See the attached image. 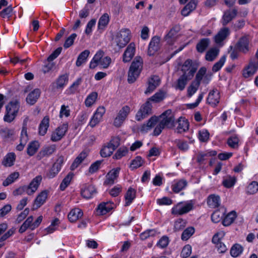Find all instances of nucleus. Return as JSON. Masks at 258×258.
Masks as SVG:
<instances>
[{
    "label": "nucleus",
    "instance_id": "f257e3e1",
    "mask_svg": "<svg viewBox=\"0 0 258 258\" xmlns=\"http://www.w3.org/2000/svg\"><path fill=\"white\" fill-rule=\"evenodd\" d=\"M143 61L141 57L137 56L133 61L128 73L127 81L134 83L139 77L143 68Z\"/></svg>",
    "mask_w": 258,
    "mask_h": 258
},
{
    "label": "nucleus",
    "instance_id": "f03ea898",
    "mask_svg": "<svg viewBox=\"0 0 258 258\" xmlns=\"http://www.w3.org/2000/svg\"><path fill=\"white\" fill-rule=\"evenodd\" d=\"M131 32L128 29H122L113 38L112 44L119 49L123 48L130 41Z\"/></svg>",
    "mask_w": 258,
    "mask_h": 258
},
{
    "label": "nucleus",
    "instance_id": "7ed1b4c3",
    "mask_svg": "<svg viewBox=\"0 0 258 258\" xmlns=\"http://www.w3.org/2000/svg\"><path fill=\"white\" fill-rule=\"evenodd\" d=\"M20 105L18 101L15 100L10 102L6 106V112L4 120L6 122H11L16 117L19 110Z\"/></svg>",
    "mask_w": 258,
    "mask_h": 258
},
{
    "label": "nucleus",
    "instance_id": "20e7f679",
    "mask_svg": "<svg viewBox=\"0 0 258 258\" xmlns=\"http://www.w3.org/2000/svg\"><path fill=\"white\" fill-rule=\"evenodd\" d=\"M159 121L166 127L171 128L174 126L175 118L172 110L168 109L158 117Z\"/></svg>",
    "mask_w": 258,
    "mask_h": 258
},
{
    "label": "nucleus",
    "instance_id": "39448f33",
    "mask_svg": "<svg viewBox=\"0 0 258 258\" xmlns=\"http://www.w3.org/2000/svg\"><path fill=\"white\" fill-rule=\"evenodd\" d=\"M131 112V108L127 105L122 107L118 111L114 119L113 124L117 127L122 125Z\"/></svg>",
    "mask_w": 258,
    "mask_h": 258
},
{
    "label": "nucleus",
    "instance_id": "423d86ee",
    "mask_svg": "<svg viewBox=\"0 0 258 258\" xmlns=\"http://www.w3.org/2000/svg\"><path fill=\"white\" fill-rule=\"evenodd\" d=\"M194 207L192 201L188 202L183 205L179 203L172 208V213L174 215H181L190 211Z\"/></svg>",
    "mask_w": 258,
    "mask_h": 258
},
{
    "label": "nucleus",
    "instance_id": "0eeeda50",
    "mask_svg": "<svg viewBox=\"0 0 258 258\" xmlns=\"http://www.w3.org/2000/svg\"><path fill=\"white\" fill-rule=\"evenodd\" d=\"M118 139L117 138L112 139L107 145L104 146L100 151V155L103 157H107L111 156L113 151L118 146Z\"/></svg>",
    "mask_w": 258,
    "mask_h": 258
},
{
    "label": "nucleus",
    "instance_id": "6e6552de",
    "mask_svg": "<svg viewBox=\"0 0 258 258\" xmlns=\"http://www.w3.org/2000/svg\"><path fill=\"white\" fill-rule=\"evenodd\" d=\"M152 112V105L151 103L147 101L141 107L136 115L137 120L140 121L147 117Z\"/></svg>",
    "mask_w": 258,
    "mask_h": 258
},
{
    "label": "nucleus",
    "instance_id": "1a4fd4ad",
    "mask_svg": "<svg viewBox=\"0 0 258 258\" xmlns=\"http://www.w3.org/2000/svg\"><path fill=\"white\" fill-rule=\"evenodd\" d=\"M68 125L67 123H63L58 126L53 131L51 136V140L53 142H57L60 140L65 135L68 131Z\"/></svg>",
    "mask_w": 258,
    "mask_h": 258
},
{
    "label": "nucleus",
    "instance_id": "9d476101",
    "mask_svg": "<svg viewBox=\"0 0 258 258\" xmlns=\"http://www.w3.org/2000/svg\"><path fill=\"white\" fill-rule=\"evenodd\" d=\"M192 62L190 59H187L184 62L182 67L183 75L188 77V79H191L197 71V68L192 64Z\"/></svg>",
    "mask_w": 258,
    "mask_h": 258
},
{
    "label": "nucleus",
    "instance_id": "9b49d317",
    "mask_svg": "<svg viewBox=\"0 0 258 258\" xmlns=\"http://www.w3.org/2000/svg\"><path fill=\"white\" fill-rule=\"evenodd\" d=\"M41 180L42 177L38 175L33 179L28 185H25L26 194L30 196L32 195L37 190Z\"/></svg>",
    "mask_w": 258,
    "mask_h": 258
},
{
    "label": "nucleus",
    "instance_id": "f8f14e48",
    "mask_svg": "<svg viewBox=\"0 0 258 258\" xmlns=\"http://www.w3.org/2000/svg\"><path fill=\"white\" fill-rule=\"evenodd\" d=\"M135 44L133 42H132L127 46L123 54L122 61L124 62H130L135 55Z\"/></svg>",
    "mask_w": 258,
    "mask_h": 258
},
{
    "label": "nucleus",
    "instance_id": "ddd939ff",
    "mask_svg": "<svg viewBox=\"0 0 258 258\" xmlns=\"http://www.w3.org/2000/svg\"><path fill=\"white\" fill-rule=\"evenodd\" d=\"M81 194L85 199H90L96 194V189L94 185L86 184L82 186Z\"/></svg>",
    "mask_w": 258,
    "mask_h": 258
},
{
    "label": "nucleus",
    "instance_id": "4468645a",
    "mask_svg": "<svg viewBox=\"0 0 258 258\" xmlns=\"http://www.w3.org/2000/svg\"><path fill=\"white\" fill-rule=\"evenodd\" d=\"M120 168L117 167L111 170L106 175L104 184L106 185L113 184L117 179Z\"/></svg>",
    "mask_w": 258,
    "mask_h": 258
},
{
    "label": "nucleus",
    "instance_id": "2eb2a0df",
    "mask_svg": "<svg viewBox=\"0 0 258 258\" xmlns=\"http://www.w3.org/2000/svg\"><path fill=\"white\" fill-rule=\"evenodd\" d=\"M114 206V204L110 201L102 202L100 203L97 209L96 212L98 215H103L108 213Z\"/></svg>",
    "mask_w": 258,
    "mask_h": 258
},
{
    "label": "nucleus",
    "instance_id": "dca6fc26",
    "mask_svg": "<svg viewBox=\"0 0 258 258\" xmlns=\"http://www.w3.org/2000/svg\"><path fill=\"white\" fill-rule=\"evenodd\" d=\"M220 99L219 91L217 89H214L209 92L207 101L211 105L215 106L219 103Z\"/></svg>",
    "mask_w": 258,
    "mask_h": 258
},
{
    "label": "nucleus",
    "instance_id": "f3484780",
    "mask_svg": "<svg viewBox=\"0 0 258 258\" xmlns=\"http://www.w3.org/2000/svg\"><path fill=\"white\" fill-rule=\"evenodd\" d=\"M230 33V30L227 27L221 28L214 37L216 44L220 45L223 41L226 39Z\"/></svg>",
    "mask_w": 258,
    "mask_h": 258
},
{
    "label": "nucleus",
    "instance_id": "a211bd4d",
    "mask_svg": "<svg viewBox=\"0 0 258 258\" xmlns=\"http://www.w3.org/2000/svg\"><path fill=\"white\" fill-rule=\"evenodd\" d=\"M160 37L158 36L153 37L149 45L148 54L149 55H153L155 52L158 50L160 47Z\"/></svg>",
    "mask_w": 258,
    "mask_h": 258
},
{
    "label": "nucleus",
    "instance_id": "6ab92c4d",
    "mask_svg": "<svg viewBox=\"0 0 258 258\" xmlns=\"http://www.w3.org/2000/svg\"><path fill=\"white\" fill-rule=\"evenodd\" d=\"M160 84V79L158 76H154L148 81V86L145 91L146 94L151 93Z\"/></svg>",
    "mask_w": 258,
    "mask_h": 258
},
{
    "label": "nucleus",
    "instance_id": "aec40b11",
    "mask_svg": "<svg viewBox=\"0 0 258 258\" xmlns=\"http://www.w3.org/2000/svg\"><path fill=\"white\" fill-rule=\"evenodd\" d=\"M258 66L256 63L251 61L243 71V77L245 78L252 76L257 71Z\"/></svg>",
    "mask_w": 258,
    "mask_h": 258
},
{
    "label": "nucleus",
    "instance_id": "412c9836",
    "mask_svg": "<svg viewBox=\"0 0 258 258\" xmlns=\"http://www.w3.org/2000/svg\"><path fill=\"white\" fill-rule=\"evenodd\" d=\"M48 196V191L43 190L41 191L36 197L34 201L33 207L34 208H38L41 206L46 201Z\"/></svg>",
    "mask_w": 258,
    "mask_h": 258
},
{
    "label": "nucleus",
    "instance_id": "4be33fe9",
    "mask_svg": "<svg viewBox=\"0 0 258 258\" xmlns=\"http://www.w3.org/2000/svg\"><path fill=\"white\" fill-rule=\"evenodd\" d=\"M187 185V182L184 179L174 181L171 187L172 190L178 193L181 190L184 189Z\"/></svg>",
    "mask_w": 258,
    "mask_h": 258
},
{
    "label": "nucleus",
    "instance_id": "5701e85b",
    "mask_svg": "<svg viewBox=\"0 0 258 258\" xmlns=\"http://www.w3.org/2000/svg\"><path fill=\"white\" fill-rule=\"evenodd\" d=\"M242 49V44L239 40L236 44L233 47L232 46H230V49L228 52L230 53V57L232 60L237 59L238 56V53L241 51Z\"/></svg>",
    "mask_w": 258,
    "mask_h": 258
},
{
    "label": "nucleus",
    "instance_id": "b1692460",
    "mask_svg": "<svg viewBox=\"0 0 258 258\" xmlns=\"http://www.w3.org/2000/svg\"><path fill=\"white\" fill-rule=\"evenodd\" d=\"M176 28L173 27L170 29L167 34L165 36V41L169 45H172L174 43L177 37L178 30L176 29Z\"/></svg>",
    "mask_w": 258,
    "mask_h": 258
},
{
    "label": "nucleus",
    "instance_id": "393cba45",
    "mask_svg": "<svg viewBox=\"0 0 258 258\" xmlns=\"http://www.w3.org/2000/svg\"><path fill=\"white\" fill-rule=\"evenodd\" d=\"M190 79H188V77L185 76V75H181L174 85L175 89L180 91L183 90L187 84L188 80Z\"/></svg>",
    "mask_w": 258,
    "mask_h": 258
},
{
    "label": "nucleus",
    "instance_id": "a878e982",
    "mask_svg": "<svg viewBox=\"0 0 258 258\" xmlns=\"http://www.w3.org/2000/svg\"><path fill=\"white\" fill-rule=\"evenodd\" d=\"M83 215V211L80 209L75 208L70 212L68 218L70 222H74L81 218Z\"/></svg>",
    "mask_w": 258,
    "mask_h": 258
},
{
    "label": "nucleus",
    "instance_id": "bb28decb",
    "mask_svg": "<svg viewBox=\"0 0 258 258\" xmlns=\"http://www.w3.org/2000/svg\"><path fill=\"white\" fill-rule=\"evenodd\" d=\"M177 123L178 125L176 128V131L178 133H184L188 130V122L187 120L184 118H179L177 121Z\"/></svg>",
    "mask_w": 258,
    "mask_h": 258
},
{
    "label": "nucleus",
    "instance_id": "cd10ccee",
    "mask_svg": "<svg viewBox=\"0 0 258 258\" xmlns=\"http://www.w3.org/2000/svg\"><path fill=\"white\" fill-rule=\"evenodd\" d=\"M237 14V11L235 9L228 10L224 13L222 20V24L223 26L226 25Z\"/></svg>",
    "mask_w": 258,
    "mask_h": 258
},
{
    "label": "nucleus",
    "instance_id": "c85d7f7f",
    "mask_svg": "<svg viewBox=\"0 0 258 258\" xmlns=\"http://www.w3.org/2000/svg\"><path fill=\"white\" fill-rule=\"evenodd\" d=\"M225 213L226 209L223 207L220 208L219 210L215 211L211 216L212 221L214 223L220 222L221 220L223 219Z\"/></svg>",
    "mask_w": 258,
    "mask_h": 258
},
{
    "label": "nucleus",
    "instance_id": "c756f323",
    "mask_svg": "<svg viewBox=\"0 0 258 258\" xmlns=\"http://www.w3.org/2000/svg\"><path fill=\"white\" fill-rule=\"evenodd\" d=\"M197 7L196 0H191L181 10V15L183 16H187Z\"/></svg>",
    "mask_w": 258,
    "mask_h": 258
},
{
    "label": "nucleus",
    "instance_id": "7c9ffc66",
    "mask_svg": "<svg viewBox=\"0 0 258 258\" xmlns=\"http://www.w3.org/2000/svg\"><path fill=\"white\" fill-rule=\"evenodd\" d=\"M49 125V118L48 116H45L41 121L39 126V134L44 136L47 131Z\"/></svg>",
    "mask_w": 258,
    "mask_h": 258
},
{
    "label": "nucleus",
    "instance_id": "2f4dec72",
    "mask_svg": "<svg viewBox=\"0 0 258 258\" xmlns=\"http://www.w3.org/2000/svg\"><path fill=\"white\" fill-rule=\"evenodd\" d=\"M207 204L211 208L218 207L220 204V198L216 195H210L207 199Z\"/></svg>",
    "mask_w": 258,
    "mask_h": 258
},
{
    "label": "nucleus",
    "instance_id": "473e14b6",
    "mask_svg": "<svg viewBox=\"0 0 258 258\" xmlns=\"http://www.w3.org/2000/svg\"><path fill=\"white\" fill-rule=\"evenodd\" d=\"M220 50L217 47L210 48L205 55V59L209 61H214L219 54Z\"/></svg>",
    "mask_w": 258,
    "mask_h": 258
},
{
    "label": "nucleus",
    "instance_id": "72a5a7b5",
    "mask_svg": "<svg viewBox=\"0 0 258 258\" xmlns=\"http://www.w3.org/2000/svg\"><path fill=\"white\" fill-rule=\"evenodd\" d=\"M40 92L39 89H34L28 94L26 98L27 102L31 105L34 104L39 97Z\"/></svg>",
    "mask_w": 258,
    "mask_h": 258
},
{
    "label": "nucleus",
    "instance_id": "f704fd0d",
    "mask_svg": "<svg viewBox=\"0 0 258 258\" xmlns=\"http://www.w3.org/2000/svg\"><path fill=\"white\" fill-rule=\"evenodd\" d=\"M55 149V147L54 145L45 147L39 152L37 158L40 160L44 157L49 156L54 152Z\"/></svg>",
    "mask_w": 258,
    "mask_h": 258
},
{
    "label": "nucleus",
    "instance_id": "c9c22d12",
    "mask_svg": "<svg viewBox=\"0 0 258 258\" xmlns=\"http://www.w3.org/2000/svg\"><path fill=\"white\" fill-rule=\"evenodd\" d=\"M159 120L158 117L156 116L151 117L148 121L146 124L142 125L141 128V131L142 132H147L150 130Z\"/></svg>",
    "mask_w": 258,
    "mask_h": 258
},
{
    "label": "nucleus",
    "instance_id": "e433bc0d",
    "mask_svg": "<svg viewBox=\"0 0 258 258\" xmlns=\"http://www.w3.org/2000/svg\"><path fill=\"white\" fill-rule=\"evenodd\" d=\"M252 38L249 35L243 37V53H248L250 52L252 45Z\"/></svg>",
    "mask_w": 258,
    "mask_h": 258
},
{
    "label": "nucleus",
    "instance_id": "4c0bfd02",
    "mask_svg": "<svg viewBox=\"0 0 258 258\" xmlns=\"http://www.w3.org/2000/svg\"><path fill=\"white\" fill-rule=\"evenodd\" d=\"M87 153L86 152L83 151L76 157L74 162H73L71 169L74 170L76 169L79 165L84 161V160L87 157Z\"/></svg>",
    "mask_w": 258,
    "mask_h": 258
},
{
    "label": "nucleus",
    "instance_id": "58836bf2",
    "mask_svg": "<svg viewBox=\"0 0 258 258\" xmlns=\"http://www.w3.org/2000/svg\"><path fill=\"white\" fill-rule=\"evenodd\" d=\"M40 147L39 143L38 141H34L30 142L27 149V153L30 156L34 155L38 150Z\"/></svg>",
    "mask_w": 258,
    "mask_h": 258
},
{
    "label": "nucleus",
    "instance_id": "ea45409f",
    "mask_svg": "<svg viewBox=\"0 0 258 258\" xmlns=\"http://www.w3.org/2000/svg\"><path fill=\"white\" fill-rule=\"evenodd\" d=\"M136 191L135 189L132 187H130L127 190L126 195L125 196V206H129L133 201L136 198Z\"/></svg>",
    "mask_w": 258,
    "mask_h": 258
},
{
    "label": "nucleus",
    "instance_id": "a19ab883",
    "mask_svg": "<svg viewBox=\"0 0 258 258\" xmlns=\"http://www.w3.org/2000/svg\"><path fill=\"white\" fill-rule=\"evenodd\" d=\"M89 54L90 51L89 50H85L82 52L77 58L76 62V65L79 67L85 63L87 61Z\"/></svg>",
    "mask_w": 258,
    "mask_h": 258
},
{
    "label": "nucleus",
    "instance_id": "79ce46f5",
    "mask_svg": "<svg viewBox=\"0 0 258 258\" xmlns=\"http://www.w3.org/2000/svg\"><path fill=\"white\" fill-rule=\"evenodd\" d=\"M236 217V212L232 211L224 217L222 223L225 226H228L231 225Z\"/></svg>",
    "mask_w": 258,
    "mask_h": 258
},
{
    "label": "nucleus",
    "instance_id": "37998d69",
    "mask_svg": "<svg viewBox=\"0 0 258 258\" xmlns=\"http://www.w3.org/2000/svg\"><path fill=\"white\" fill-rule=\"evenodd\" d=\"M103 54L104 53L103 51L101 50L98 51L95 54L90 63V68L91 69H94L96 67L99 65V63L103 56Z\"/></svg>",
    "mask_w": 258,
    "mask_h": 258
},
{
    "label": "nucleus",
    "instance_id": "c03bdc74",
    "mask_svg": "<svg viewBox=\"0 0 258 258\" xmlns=\"http://www.w3.org/2000/svg\"><path fill=\"white\" fill-rule=\"evenodd\" d=\"M210 39L208 38L202 39L197 44V50L200 53H203L210 44Z\"/></svg>",
    "mask_w": 258,
    "mask_h": 258
},
{
    "label": "nucleus",
    "instance_id": "a18cd8bd",
    "mask_svg": "<svg viewBox=\"0 0 258 258\" xmlns=\"http://www.w3.org/2000/svg\"><path fill=\"white\" fill-rule=\"evenodd\" d=\"M236 181L235 176L226 175L223 178L222 184L226 188H230L234 186Z\"/></svg>",
    "mask_w": 258,
    "mask_h": 258
},
{
    "label": "nucleus",
    "instance_id": "49530a36",
    "mask_svg": "<svg viewBox=\"0 0 258 258\" xmlns=\"http://www.w3.org/2000/svg\"><path fill=\"white\" fill-rule=\"evenodd\" d=\"M16 160V155L14 153H8L4 158L3 164L5 166L11 167L14 165Z\"/></svg>",
    "mask_w": 258,
    "mask_h": 258
},
{
    "label": "nucleus",
    "instance_id": "de8ad7c7",
    "mask_svg": "<svg viewBox=\"0 0 258 258\" xmlns=\"http://www.w3.org/2000/svg\"><path fill=\"white\" fill-rule=\"evenodd\" d=\"M19 173L18 172H14L10 174L8 177L3 181V185L7 186L13 183L19 177Z\"/></svg>",
    "mask_w": 258,
    "mask_h": 258
},
{
    "label": "nucleus",
    "instance_id": "09e8293b",
    "mask_svg": "<svg viewBox=\"0 0 258 258\" xmlns=\"http://www.w3.org/2000/svg\"><path fill=\"white\" fill-rule=\"evenodd\" d=\"M28 118H26L23 122V125L22 127V129L21 131V136H20V142L23 143V144H26L27 143L29 138L28 136L27 132V127L26 123L27 121Z\"/></svg>",
    "mask_w": 258,
    "mask_h": 258
},
{
    "label": "nucleus",
    "instance_id": "8fccbe9b",
    "mask_svg": "<svg viewBox=\"0 0 258 258\" xmlns=\"http://www.w3.org/2000/svg\"><path fill=\"white\" fill-rule=\"evenodd\" d=\"M109 17L107 13L104 14L99 19L98 23L99 29H103L108 24Z\"/></svg>",
    "mask_w": 258,
    "mask_h": 258
},
{
    "label": "nucleus",
    "instance_id": "3c124183",
    "mask_svg": "<svg viewBox=\"0 0 258 258\" xmlns=\"http://www.w3.org/2000/svg\"><path fill=\"white\" fill-rule=\"evenodd\" d=\"M98 94L96 92H93L89 94L85 101V103L87 107H91L96 101Z\"/></svg>",
    "mask_w": 258,
    "mask_h": 258
},
{
    "label": "nucleus",
    "instance_id": "603ef678",
    "mask_svg": "<svg viewBox=\"0 0 258 258\" xmlns=\"http://www.w3.org/2000/svg\"><path fill=\"white\" fill-rule=\"evenodd\" d=\"M82 82V78H78L73 84L68 89L69 94H73L75 93L78 90L79 86Z\"/></svg>",
    "mask_w": 258,
    "mask_h": 258
},
{
    "label": "nucleus",
    "instance_id": "864d4df0",
    "mask_svg": "<svg viewBox=\"0 0 258 258\" xmlns=\"http://www.w3.org/2000/svg\"><path fill=\"white\" fill-rule=\"evenodd\" d=\"M258 191V182L255 181L251 182L246 187V193L253 195Z\"/></svg>",
    "mask_w": 258,
    "mask_h": 258
},
{
    "label": "nucleus",
    "instance_id": "5fc2aeb1",
    "mask_svg": "<svg viewBox=\"0 0 258 258\" xmlns=\"http://www.w3.org/2000/svg\"><path fill=\"white\" fill-rule=\"evenodd\" d=\"M242 252V246L240 244L236 243L234 244L230 249V254L232 257L239 256Z\"/></svg>",
    "mask_w": 258,
    "mask_h": 258
},
{
    "label": "nucleus",
    "instance_id": "6e6d98bb",
    "mask_svg": "<svg viewBox=\"0 0 258 258\" xmlns=\"http://www.w3.org/2000/svg\"><path fill=\"white\" fill-rule=\"evenodd\" d=\"M226 59V55H223L219 60L216 62L212 67V71L217 72L219 71L224 64Z\"/></svg>",
    "mask_w": 258,
    "mask_h": 258
},
{
    "label": "nucleus",
    "instance_id": "4d7b16f0",
    "mask_svg": "<svg viewBox=\"0 0 258 258\" xmlns=\"http://www.w3.org/2000/svg\"><path fill=\"white\" fill-rule=\"evenodd\" d=\"M73 177V174L69 173L63 179L62 181L60 184L59 188L61 190H64L69 185Z\"/></svg>",
    "mask_w": 258,
    "mask_h": 258
},
{
    "label": "nucleus",
    "instance_id": "13d9d810",
    "mask_svg": "<svg viewBox=\"0 0 258 258\" xmlns=\"http://www.w3.org/2000/svg\"><path fill=\"white\" fill-rule=\"evenodd\" d=\"M206 72L207 69L205 67L201 68L196 75L195 82L200 85Z\"/></svg>",
    "mask_w": 258,
    "mask_h": 258
},
{
    "label": "nucleus",
    "instance_id": "bf43d9fd",
    "mask_svg": "<svg viewBox=\"0 0 258 258\" xmlns=\"http://www.w3.org/2000/svg\"><path fill=\"white\" fill-rule=\"evenodd\" d=\"M195 229L192 227H189L185 229L182 233L181 239L183 240H188L190 237L194 233Z\"/></svg>",
    "mask_w": 258,
    "mask_h": 258
},
{
    "label": "nucleus",
    "instance_id": "052dcab7",
    "mask_svg": "<svg viewBox=\"0 0 258 258\" xmlns=\"http://www.w3.org/2000/svg\"><path fill=\"white\" fill-rule=\"evenodd\" d=\"M210 134L206 129H202L199 131L198 138L201 142H206L209 139Z\"/></svg>",
    "mask_w": 258,
    "mask_h": 258
},
{
    "label": "nucleus",
    "instance_id": "680f3d73",
    "mask_svg": "<svg viewBox=\"0 0 258 258\" xmlns=\"http://www.w3.org/2000/svg\"><path fill=\"white\" fill-rule=\"evenodd\" d=\"M186 225V221L182 219H178L174 222V229L176 231L182 230Z\"/></svg>",
    "mask_w": 258,
    "mask_h": 258
},
{
    "label": "nucleus",
    "instance_id": "e2e57ef3",
    "mask_svg": "<svg viewBox=\"0 0 258 258\" xmlns=\"http://www.w3.org/2000/svg\"><path fill=\"white\" fill-rule=\"evenodd\" d=\"M144 161L140 156H137L134 159L130 165V167L134 169L142 166Z\"/></svg>",
    "mask_w": 258,
    "mask_h": 258
},
{
    "label": "nucleus",
    "instance_id": "0e129e2a",
    "mask_svg": "<svg viewBox=\"0 0 258 258\" xmlns=\"http://www.w3.org/2000/svg\"><path fill=\"white\" fill-rule=\"evenodd\" d=\"M200 85L195 81L192 82L187 88V96L191 97L197 91Z\"/></svg>",
    "mask_w": 258,
    "mask_h": 258
},
{
    "label": "nucleus",
    "instance_id": "69168bd1",
    "mask_svg": "<svg viewBox=\"0 0 258 258\" xmlns=\"http://www.w3.org/2000/svg\"><path fill=\"white\" fill-rule=\"evenodd\" d=\"M128 152V149L126 147H122L120 148L113 156L115 159H119L123 156H124Z\"/></svg>",
    "mask_w": 258,
    "mask_h": 258
},
{
    "label": "nucleus",
    "instance_id": "338daca9",
    "mask_svg": "<svg viewBox=\"0 0 258 258\" xmlns=\"http://www.w3.org/2000/svg\"><path fill=\"white\" fill-rule=\"evenodd\" d=\"M68 82V77L67 75L60 76L57 80L56 84L57 88H61L66 85Z\"/></svg>",
    "mask_w": 258,
    "mask_h": 258
},
{
    "label": "nucleus",
    "instance_id": "774afa93",
    "mask_svg": "<svg viewBox=\"0 0 258 258\" xmlns=\"http://www.w3.org/2000/svg\"><path fill=\"white\" fill-rule=\"evenodd\" d=\"M77 37V34L76 33H73L71 34L67 39L66 40L64 44L63 47L66 48H68L72 45L74 43V40Z\"/></svg>",
    "mask_w": 258,
    "mask_h": 258
}]
</instances>
